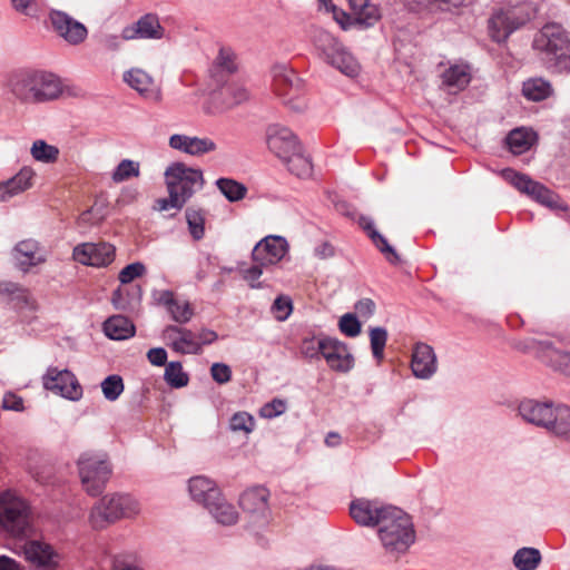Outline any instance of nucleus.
I'll list each match as a JSON object with an SVG mask.
<instances>
[{
    "mask_svg": "<svg viewBox=\"0 0 570 570\" xmlns=\"http://www.w3.org/2000/svg\"><path fill=\"white\" fill-rule=\"evenodd\" d=\"M370 343L374 358L380 363L384 358V347L387 341V331L376 326L370 328Z\"/></svg>",
    "mask_w": 570,
    "mask_h": 570,
    "instance_id": "obj_45",
    "label": "nucleus"
},
{
    "mask_svg": "<svg viewBox=\"0 0 570 570\" xmlns=\"http://www.w3.org/2000/svg\"><path fill=\"white\" fill-rule=\"evenodd\" d=\"M145 272H146V267L142 263H140V262L131 263L120 271V273L118 275V279L120 281L121 284H129L135 278L142 276L145 274Z\"/></svg>",
    "mask_w": 570,
    "mask_h": 570,
    "instance_id": "obj_53",
    "label": "nucleus"
},
{
    "mask_svg": "<svg viewBox=\"0 0 570 570\" xmlns=\"http://www.w3.org/2000/svg\"><path fill=\"white\" fill-rule=\"evenodd\" d=\"M168 194H174L175 199L183 198V203L202 189L204 186L203 171L198 168L188 167L183 163L171 164L165 171Z\"/></svg>",
    "mask_w": 570,
    "mask_h": 570,
    "instance_id": "obj_8",
    "label": "nucleus"
},
{
    "mask_svg": "<svg viewBox=\"0 0 570 570\" xmlns=\"http://www.w3.org/2000/svg\"><path fill=\"white\" fill-rule=\"evenodd\" d=\"M12 8L20 14L38 19L39 8L36 0H10Z\"/></svg>",
    "mask_w": 570,
    "mask_h": 570,
    "instance_id": "obj_54",
    "label": "nucleus"
},
{
    "mask_svg": "<svg viewBox=\"0 0 570 570\" xmlns=\"http://www.w3.org/2000/svg\"><path fill=\"white\" fill-rule=\"evenodd\" d=\"M216 186L232 203L242 200L247 194V187L232 178H219L216 180Z\"/></svg>",
    "mask_w": 570,
    "mask_h": 570,
    "instance_id": "obj_40",
    "label": "nucleus"
},
{
    "mask_svg": "<svg viewBox=\"0 0 570 570\" xmlns=\"http://www.w3.org/2000/svg\"><path fill=\"white\" fill-rule=\"evenodd\" d=\"M2 407L4 410L21 412L24 409L23 400L14 393H6L2 399Z\"/></svg>",
    "mask_w": 570,
    "mask_h": 570,
    "instance_id": "obj_61",
    "label": "nucleus"
},
{
    "mask_svg": "<svg viewBox=\"0 0 570 570\" xmlns=\"http://www.w3.org/2000/svg\"><path fill=\"white\" fill-rule=\"evenodd\" d=\"M356 24L363 28L374 26L381 19V11L370 0H348Z\"/></svg>",
    "mask_w": 570,
    "mask_h": 570,
    "instance_id": "obj_29",
    "label": "nucleus"
},
{
    "mask_svg": "<svg viewBox=\"0 0 570 570\" xmlns=\"http://www.w3.org/2000/svg\"><path fill=\"white\" fill-rule=\"evenodd\" d=\"M212 379L218 384H226L232 380V368L225 363H214L210 366Z\"/></svg>",
    "mask_w": 570,
    "mask_h": 570,
    "instance_id": "obj_56",
    "label": "nucleus"
},
{
    "mask_svg": "<svg viewBox=\"0 0 570 570\" xmlns=\"http://www.w3.org/2000/svg\"><path fill=\"white\" fill-rule=\"evenodd\" d=\"M254 426L255 420L247 412H237L229 421V428L234 432H244L248 434L254 430Z\"/></svg>",
    "mask_w": 570,
    "mask_h": 570,
    "instance_id": "obj_49",
    "label": "nucleus"
},
{
    "mask_svg": "<svg viewBox=\"0 0 570 570\" xmlns=\"http://www.w3.org/2000/svg\"><path fill=\"white\" fill-rule=\"evenodd\" d=\"M72 257L82 265L104 267L115 259V247L109 243H83L73 248Z\"/></svg>",
    "mask_w": 570,
    "mask_h": 570,
    "instance_id": "obj_13",
    "label": "nucleus"
},
{
    "mask_svg": "<svg viewBox=\"0 0 570 570\" xmlns=\"http://www.w3.org/2000/svg\"><path fill=\"white\" fill-rule=\"evenodd\" d=\"M164 380L170 387L181 389L188 384L189 376L180 362H169L165 367Z\"/></svg>",
    "mask_w": 570,
    "mask_h": 570,
    "instance_id": "obj_43",
    "label": "nucleus"
},
{
    "mask_svg": "<svg viewBox=\"0 0 570 570\" xmlns=\"http://www.w3.org/2000/svg\"><path fill=\"white\" fill-rule=\"evenodd\" d=\"M409 4H428L431 2H435L439 6L443 7L444 9H452V8H459L462 6H468L472 2V0H405Z\"/></svg>",
    "mask_w": 570,
    "mask_h": 570,
    "instance_id": "obj_57",
    "label": "nucleus"
},
{
    "mask_svg": "<svg viewBox=\"0 0 570 570\" xmlns=\"http://www.w3.org/2000/svg\"><path fill=\"white\" fill-rule=\"evenodd\" d=\"M101 391L106 400L114 402L124 392V381L119 375H109L101 382Z\"/></svg>",
    "mask_w": 570,
    "mask_h": 570,
    "instance_id": "obj_47",
    "label": "nucleus"
},
{
    "mask_svg": "<svg viewBox=\"0 0 570 570\" xmlns=\"http://www.w3.org/2000/svg\"><path fill=\"white\" fill-rule=\"evenodd\" d=\"M533 48L548 69L558 73L570 71V39L561 26L546 24L535 36Z\"/></svg>",
    "mask_w": 570,
    "mask_h": 570,
    "instance_id": "obj_1",
    "label": "nucleus"
},
{
    "mask_svg": "<svg viewBox=\"0 0 570 570\" xmlns=\"http://www.w3.org/2000/svg\"><path fill=\"white\" fill-rule=\"evenodd\" d=\"M326 62L347 77H356L361 66L357 60L342 46Z\"/></svg>",
    "mask_w": 570,
    "mask_h": 570,
    "instance_id": "obj_34",
    "label": "nucleus"
},
{
    "mask_svg": "<svg viewBox=\"0 0 570 570\" xmlns=\"http://www.w3.org/2000/svg\"><path fill=\"white\" fill-rule=\"evenodd\" d=\"M411 368L413 375L421 380H428L436 372V355L432 346L425 343H417L414 346Z\"/></svg>",
    "mask_w": 570,
    "mask_h": 570,
    "instance_id": "obj_25",
    "label": "nucleus"
},
{
    "mask_svg": "<svg viewBox=\"0 0 570 570\" xmlns=\"http://www.w3.org/2000/svg\"><path fill=\"white\" fill-rule=\"evenodd\" d=\"M338 328L344 335L355 337L361 333V323L354 314L346 313L340 318Z\"/></svg>",
    "mask_w": 570,
    "mask_h": 570,
    "instance_id": "obj_52",
    "label": "nucleus"
},
{
    "mask_svg": "<svg viewBox=\"0 0 570 570\" xmlns=\"http://www.w3.org/2000/svg\"><path fill=\"white\" fill-rule=\"evenodd\" d=\"M35 177V169L30 166H23L13 177L7 180L14 196H18L32 187Z\"/></svg>",
    "mask_w": 570,
    "mask_h": 570,
    "instance_id": "obj_42",
    "label": "nucleus"
},
{
    "mask_svg": "<svg viewBox=\"0 0 570 570\" xmlns=\"http://www.w3.org/2000/svg\"><path fill=\"white\" fill-rule=\"evenodd\" d=\"M43 387L70 401L82 397V387L76 375L69 370L49 367L42 377Z\"/></svg>",
    "mask_w": 570,
    "mask_h": 570,
    "instance_id": "obj_11",
    "label": "nucleus"
},
{
    "mask_svg": "<svg viewBox=\"0 0 570 570\" xmlns=\"http://www.w3.org/2000/svg\"><path fill=\"white\" fill-rule=\"evenodd\" d=\"M32 158L43 164H53L59 158V148L42 139L35 140L30 148Z\"/></svg>",
    "mask_w": 570,
    "mask_h": 570,
    "instance_id": "obj_39",
    "label": "nucleus"
},
{
    "mask_svg": "<svg viewBox=\"0 0 570 570\" xmlns=\"http://www.w3.org/2000/svg\"><path fill=\"white\" fill-rule=\"evenodd\" d=\"M104 332L111 340H127L134 336L135 325L129 318L115 315L104 323Z\"/></svg>",
    "mask_w": 570,
    "mask_h": 570,
    "instance_id": "obj_31",
    "label": "nucleus"
},
{
    "mask_svg": "<svg viewBox=\"0 0 570 570\" xmlns=\"http://www.w3.org/2000/svg\"><path fill=\"white\" fill-rule=\"evenodd\" d=\"M147 358L155 366H166L167 352L163 347H154L148 351Z\"/></svg>",
    "mask_w": 570,
    "mask_h": 570,
    "instance_id": "obj_63",
    "label": "nucleus"
},
{
    "mask_svg": "<svg viewBox=\"0 0 570 570\" xmlns=\"http://www.w3.org/2000/svg\"><path fill=\"white\" fill-rule=\"evenodd\" d=\"M471 80V73L468 66L454 65L446 69L442 75L443 85L450 91L456 92L463 90Z\"/></svg>",
    "mask_w": 570,
    "mask_h": 570,
    "instance_id": "obj_32",
    "label": "nucleus"
},
{
    "mask_svg": "<svg viewBox=\"0 0 570 570\" xmlns=\"http://www.w3.org/2000/svg\"><path fill=\"white\" fill-rule=\"evenodd\" d=\"M358 225L364 232H366L367 236L371 238L376 248L384 255L389 263L393 265L401 263L400 255L389 244L387 239L375 229L372 218L361 216L358 218Z\"/></svg>",
    "mask_w": 570,
    "mask_h": 570,
    "instance_id": "obj_28",
    "label": "nucleus"
},
{
    "mask_svg": "<svg viewBox=\"0 0 570 570\" xmlns=\"http://www.w3.org/2000/svg\"><path fill=\"white\" fill-rule=\"evenodd\" d=\"M321 348H323L322 356L333 371L346 373L353 368L354 357L345 343L324 337L321 338Z\"/></svg>",
    "mask_w": 570,
    "mask_h": 570,
    "instance_id": "obj_18",
    "label": "nucleus"
},
{
    "mask_svg": "<svg viewBox=\"0 0 570 570\" xmlns=\"http://www.w3.org/2000/svg\"><path fill=\"white\" fill-rule=\"evenodd\" d=\"M355 311L361 317L368 318L375 312V303L370 298L360 299L355 304Z\"/></svg>",
    "mask_w": 570,
    "mask_h": 570,
    "instance_id": "obj_64",
    "label": "nucleus"
},
{
    "mask_svg": "<svg viewBox=\"0 0 570 570\" xmlns=\"http://www.w3.org/2000/svg\"><path fill=\"white\" fill-rule=\"evenodd\" d=\"M163 340L175 352L180 354H200L202 343L195 333L186 327L168 325L163 331Z\"/></svg>",
    "mask_w": 570,
    "mask_h": 570,
    "instance_id": "obj_20",
    "label": "nucleus"
},
{
    "mask_svg": "<svg viewBox=\"0 0 570 570\" xmlns=\"http://www.w3.org/2000/svg\"><path fill=\"white\" fill-rule=\"evenodd\" d=\"M186 220L188 224V229L190 235L195 240H199L204 237L205 228H204V217L198 210L187 209L186 210Z\"/></svg>",
    "mask_w": 570,
    "mask_h": 570,
    "instance_id": "obj_48",
    "label": "nucleus"
},
{
    "mask_svg": "<svg viewBox=\"0 0 570 570\" xmlns=\"http://www.w3.org/2000/svg\"><path fill=\"white\" fill-rule=\"evenodd\" d=\"M288 249L289 245L285 237L268 235L255 245L252 257L254 263L268 267L278 264Z\"/></svg>",
    "mask_w": 570,
    "mask_h": 570,
    "instance_id": "obj_12",
    "label": "nucleus"
},
{
    "mask_svg": "<svg viewBox=\"0 0 570 570\" xmlns=\"http://www.w3.org/2000/svg\"><path fill=\"white\" fill-rule=\"evenodd\" d=\"M393 508L392 505H383L377 501L356 499L350 504V514L362 527H379L381 519L386 517Z\"/></svg>",
    "mask_w": 570,
    "mask_h": 570,
    "instance_id": "obj_15",
    "label": "nucleus"
},
{
    "mask_svg": "<svg viewBox=\"0 0 570 570\" xmlns=\"http://www.w3.org/2000/svg\"><path fill=\"white\" fill-rule=\"evenodd\" d=\"M268 499L269 491L264 487H254L240 494L239 507L248 515L254 527L267 524L271 514Z\"/></svg>",
    "mask_w": 570,
    "mask_h": 570,
    "instance_id": "obj_10",
    "label": "nucleus"
},
{
    "mask_svg": "<svg viewBox=\"0 0 570 570\" xmlns=\"http://www.w3.org/2000/svg\"><path fill=\"white\" fill-rule=\"evenodd\" d=\"M288 168V170L297 177L306 178L312 175V161L304 155L303 148L299 145L298 150L288 154V158L281 159Z\"/></svg>",
    "mask_w": 570,
    "mask_h": 570,
    "instance_id": "obj_35",
    "label": "nucleus"
},
{
    "mask_svg": "<svg viewBox=\"0 0 570 570\" xmlns=\"http://www.w3.org/2000/svg\"><path fill=\"white\" fill-rule=\"evenodd\" d=\"M547 430L558 438L570 441V407L557 405Z\"/></svg>",
    "mask_w": 570,
    "mask_h": 570,
    "instance_id": "obj_33",
    "label": "nucleus"
},
{
    "mask_svg": "<svg viewBox=\"0 0 570 570\" xmlns=\"http://www.w3.org/2000/svg\"><path fill=\"white\" fill-rule=\"evenodd\" d=\"M62 89V82L56 75L47 71H29L13 81L11 90L23 104H43L58 99Z\"/></svg>",
    "mask_w": 570,
    "mask_h": 570,
    "instance_id": "obj_2",
    "label": "nucleus"
},
{
    "mask_svg": "<svg viewBox=\"0 0 570 570\" xmlns=\"http://www.w3.org/2000/svg\"><path fill=\"white\" fill-rule=\"evenodd\" d=\"M556 406L551 402L537 400H523L519 404V414L528 423L544 428L551 423L552 413Z\"/></svg>",
    "mask_w": 570,
    "mask_h": 570,
    "instance_id": "obj_24",
    "label": "nucleus"
},
{
    "mask_svg": "<svg viewBox=\"0 0 570 570\" xmlns=\"http://www.w3.org/2000/svg\"><path fill=\"white\" fill-rule=\"evenodd\" d=\"M139 503L129 494L105 495L92 507L89 522L94 529H105L122 518L139 513Z\"/></svg>",
    "mask_w": 570,
    "mask_h": 570,
    "instance_id": "obj_4",
    "label": "nucleus"
},
{
    "mask_svg": "<svg viewBox=\"0 0 570 570\" xmlns=\"http://www.w3.org/2000/svg\"><path fill=\"white\" fill-rule=\"evenodd\" d=\"M314 43L321 51L324 60L330 59L343 46L334 36L328 31L318 29L314 33Z\"/></svg>",
    "mask_w": 570,
    "mask_h": 570,
    "instance_id": "obj_38",
    "label": "nucleus"
},
{
    "mask_svg": "<svg viewBox=\"0 0 570 570\" xmlns=\"http://www.w3.org/2000/svg\"><path fill=\"white\" fill-rule=\"evenodd\" d=\"M206 510L217 523L226 527L234 525L239 518L236 508L226 500L222 492Z\"/></svg>",
    "mask_w": 570,
    "mask_h": 570,
    "instance_id": "obj_30",
    "label": "nucleus"
},
{
    "mask_svg": "<svg viewBox=\"0 0 570 570\" xmlns=\"http://www.w3.org/2000/svg\"><path fill=\"white\" fill-rule=\"evenodd\" d=\"M124 81L145 99L158 102L161 99L160 87L154 78L140 68H132L124 73Z\"/></svg>",
    "mask_w": 570,
    "mask_h": 570,
    "instance_id": "obj_23",
    "label": "nucleus"
},
{
    "mask_svg": "<svg viewBox=\"0 0 570 570\" xmlns=\"http://www.w3.org/2000/svg\"><path fill=\"white\" fill-rule=\"evenodd\" d=\"M164 36L165 28L156 13H145L136 22L124 27L121 30V37L125 41L137 39L160 40Z\"/></svg>",
    "mask_w": 570,
    "mask_h": 570,
    "instance_id": "obj_14",
    "label": "nucleus"
},
{
    "mask_svg": "<svg viewBox=\"0 0 570 570\" xmlns=\"http://www.w3.org/2000/svg\"><path fill=\"white\" fill-rule=\"evenodd\" d=\"M377 533L385 552L390 554L406 552L415 541L411 517L396 507L381 519Z\"/></svg>",
    "mask_w": 570,
    "mask_h": 570,
    "instance_id": "obj_3",
    "label": "nucleus"
},
{
    "mask_svg": "<svg viewBox=\"0 0 570 570\" xmlns=\"http://www.w3.org/2000/svg\"><path fill=\"white\" fill-rule=\"evenodd\" d=\"M541 562V553L535 548H521L513 557V564L518 570H534Z\"/></svg>",
    "mask_w": 570,
    "mask_h": 570,
    "instance_id": "obj_41",
    "label": "nucleus"
},
{
    "mask_svg": "<svg viewBox=\"0 0 570 570\" xmlns=\"http://www.w3.org/2000/svg\"><path fill=\"white\" fill-rule=\"evenodd\" d=\"M0 525L14 537L27 535L31 531L30 507L13 491L0 495Z\"/></svg>",
    "mask_w": 570,
    "mask_h": 570,
    "instance_id": "obj_6",
    "label": "nucleus"
},
{
    "mask_svg": "<svg viewBox=\"0 0 570 570\" xmlns=\"http://www.w3.org/2000/svg\"><path fill=\"white\" fill-rule=\"evenodd\" d=\"M81 484L90 495L100 494L109 481L112 469L106 454L86 452L78 459Z\"/></svg>",
    "mask_w": 570,
    "mask_h": 570,
    "instance_id": "obj_7",
    "label": "nucleus"
},
{
    "mask_svg": "<svg viewBox=\"0 0 570 570\" xmlns=\"http://www.w3.org/2000/svg\"><path fill=\"white\" fill-rule=\"evenodd\" d=\"M188 491L191 499L198 504H202L205 509H207L222 492L215 481L203 475L194 476L189 480Z\"/></svg>",
    "mask_w": 570,
    "mask_h": 570,
    "instance_id": "obj_26",
    "label": "nucleus"
},
{
    "mask_svg": "<svg viewBox=\"0 0 570 570\" xmlns=\"http://www.w3.org/2000/svg\"><path fill=\"white\" fill-rule=\"evenodd\" d=\"M12 256L18 268L24 273L47 261V252L35 239L19 242L12 250Z\"/></svg>",
    "mask_w": 570,
    "mask_h": 570,
    "instance_id": "obj_22",
    "label": "nucleus"
},
{
    "mask_svg": "<svg viewBox=\"0 0 570 570\" xmlns=\"http://www.w3.org/2000/svg\"><path fill=\"white\" fill-rule=\"evenodd\" d=\"M534 140L535 134L525 128L513 129L507 137V144L514 155H520L529 150Z\"/></svg>",
    "mask_w": 570,
    "mask_h": 570,
    "instance_id": "obj_36",
    "label": "nucleus"
},
{
    "mask_svg": "<svg viewBox=\"0 0 570 570\" xmlns=\"http://www.w3.org/2000/svg\"><path fill=\"white\" fill-rule=\"evenodd\" d=\"M234 58L235 56L229 49L222 48L216 60L220 67L232 72L235 70Z\"/></svg>",
    "mask_w": 570,
    "mask_h": 570,
    "instance_id": "obj_62",
    "label": "nucleus"
},
{
    "mask_svg": "<svg viewBox=\"0 0 570 570\" xmlns=\"http://www.w3.org/2000/svg\"><path fill=\"white\" fill-rule=\"evenodd\" d=\"M140 175V165L131 159H122L114 170L111 178L115 183H121Z\"/></svg>",
    "mask_w": 570,
    "mask_h": 570,
    "instance_id": "obj_46",
    "label": "nucleus"
},
{
    "mask_svg": "<svg viewBox=\"0 0 570 570\" xmlns=\"http://www.w3.org/2000/svg\"><path fill=\"white\" fill-rule=\"evenodd\" d=\"M268 149L278 158H288L289 153L298 150L301 145L296 135L287 127L271 125L266 131Z\"/></svg>",
    "mask_w": 570,
    "mask_h": 570,
    "instance_id": "obj_19",
    "label": "nucleus"
},
{
    "mask_svg": "<svg viewBox=\"0 0 570 570\" xmlns=\"http://www.w3.org/2000/svg\"><path fill=\"white\" fill-rule=\"evenodd\" d=\"M286 410V402L281 399H274L262 406L259 414L265 419H273L283 414Z\"/></svg>",
    "mask_w": 570,
    "mask_h": 570,
    "instance_id": "obj_55",
    "label": "nucleus"
},
{
    "mask_svg": "<svg viewBox=\"0 0 570 570\" xmlns=\"http://www.w3.org/2000/svg\"><path fill=\"white\" fill-rule=\"evenodd\" d=\"M110 570H144L134 561L124 556H116L111 560Z\"/></svg>",
    "mask_w": 570,
    "mask_h": 570,
    "instance_id": "obj_60",
    "label": "nucleus"
},
{
    "mask_svg": "<svg viewBox=\"0 0 570 570\" xmlns=\"http://www.w3.org/2000/svg\"><path fill=\"white\" fill-rule=\"evenodd\" d=\"M273 78H274L275 87L279 91L281 95L285 94V92H282L283 87L292 88L298 80L294 70L291 69L289 67H287L286 65L274 66Z\"/></svg>",
    "mask_w": 570,
    "mask_h": 570,
    "instance_id": "obj_44",
    "label": "nucleus"
},
{
    "mask_svg": "<svg viewBox=\"0 0 570 570\" xmlns=\"http://www.w3.org/2000/svg\"><path fill=\"white\" fill-rule=\"evenodd\" d=\"M170 148L180 153L200 157L217 150V144L209 137L189 136L185 134H174L169 137Z\"/></svg>",
    "mask_w": 570,
    "mask_h": 570,
    "instance_id": "obj_21",
    "label": "nucleus"
},
{
    "mask_svg": "<svg viewBox=\"0 0 570 570\" xmlns=\"http://www.w3.org/2000/svg\"><path fill=\"white\" fill-rule=\"evenodd\" d=\"M517 348L534 354L556 371L570 377V341L561 337L528 338L520 342Z\"/></svg>",
    "mask_w": 570,
    "mask_h": 570,
    "instance_id": "obj_5",
    "label": "nucleus"
},
{
    "mask_svg": "<svg viewBox=\"0 0 570 570\" xmlns=\"http://www.w3.org/2000/svg\"><path fill=\"white\" fill-rule=\"evenodd\" d=\"M171 318L180 324L189 322L194 315V309L187 301L177 299L168 309Z\"/></svg>",
    "mask_w": 570,
    "mask_h": 570,
    "instance_id": "obj_50",
    "label": "nucleus"
},
{
    "mask_svg": "<svg viewBox=\"0 0 570 570\" xmlns=\"http://www.w3.org/2000/svg\"><path fill=\"white\" fill-rule=\"evenodd\" d=\"M185 203H183V198L175 199L174 194H169L168 198H159L155 202L154 209L158 212H165L171 208L177 210L184 207Z\"/></svg>",
    "mask_w": 570,
    "mask_h": 570,
    "instance_id": "obj_58",
    "label": "nucleus"
},
{
    "mask_svg": "<svg viewBox=\"0 0 570 570\" xmlns=\"http://www.w3.org/2000/svg\"><path fill=\"white\" fill-rule=\"evenodd\" d=\"M522 92L532 101H540L550 97L553 92L551 83L543 78H532L523 82Z\"/></svg>",
    "mask_w": 570,
    "mask_h": 570,
    "instance_id": "obj_37",
    "label": "nucleus"
},
{
    "mask_svg": "<svg viewBox=\"0 0 570 570\" xmlns=\"http://www.w3.org/2000/svg\"><path fill=\"white\" fill-rule=\"evenodd\" d=\"M16 551L23 556L35 570H59L61 556L45 541H24L17 546Z\"/></svg>",
    "mask_w": 570,
    "mask_h": 570,
    "instance_id": "obj_9",
    "label": "nucleus"
},
{
    "mask_svg": "<svg viewBox=\"0 0 570 570\" xmlns=\"http://www.w3.org/2000/svg\"><path fill=\"white\" fill-rule=\"evenodd\" d=\"M292 311V299L285 295L278 296L272 305V313L274 317L279 322L286 321L289 317Z\"/></svg>",
    "mask_w": 570,
    "mask_h": 570,
    "instance_id": "obj_51",
    "label": "nucleus"
},
{
    "mask_svg": "<svg viewBox=\"0 0 570 570\" xmlns=\"http://www.w3.org/2000/svg\"><path fill=\"white\" fill-rule=\"evenodd\" d=\"M527 18L520 14L518 9L497 11L489 21V32L497 42L505 41L507 38L522 24Z\"/></svg>",
    "mask_w": 570,
    "mask_h": 570,
    "instance_id": "obj_17",
    "label": "nucleus"
},
{
    "mask_svg": "<svg viewBox=\"0 0 570 570\" xmlns=\"http://www.w3.org/2000/svg\"><path fill=\"white\" fill-rule=\"evenodd\" d=\"M502 175L518 190L529 195L538 203H541L547 196L549 189L540 183L532 180L528 175L517 173L513 169H504Z\"/></svg>",
    "mask_w": 570,
    "mask_h": 570,
    "instance_id": "obj_27",
    "label": "nucleus"
},
{
    "mask_svg": "<svg viewBox=\"0 0 570 570\" xmlns=\"http://www.w3.org/2000/svg\"><path fill=\"white\" fill-rule=\"evenodd\" d=\"M49 18L55 32L69 45H79L88 36L86 26L63 11L53 10L50 12Z\"/></svg>",
    "mask_w": 570,
    "mask_h": 570,
    "instance_id": "obj_16",
    "label": "nucleus"
},
{
    "mask_svg": "<svg viewBox=\"0 0 570 570\" xmlns=\"http://www.w3.org/2000/svg\"><path fill=\"white\" fill-rule=\"evenodd\" d=\"M301 352L304 356L313 358L322 355L323 348H321V338H305L301 345Z\"/></svg>",
    "mask_w": 570,
    "mask_h": 570,
    "instance_id": "obj_59",
    "label": "nucleus"
}]
</instances>
